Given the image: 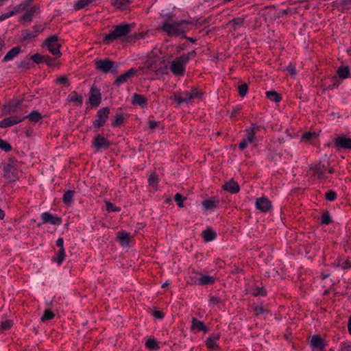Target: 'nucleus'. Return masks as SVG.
<instances>
[{
	"label": "nucleus",
	"mask_w": 351,
	"mask_h": 351,
	"mask_svg": "<svg viewBox=\"0 0 351 351\" xmlns=\"http://www.w3.org/2000/svg\"><path fill=\"white\" fill-rule=\"evenodd\" d=\"M160 18L163 19L161 24V29L170 36L184 37L185 34L192 28L193 24L186 20L176 21L173 20V12L162 10L160 13Z\"/></svg>",
	"instance_id": "1"
},
{
	"label": "nucleus",
	"mask_w": 351,
	"mask_h": 351,
	"mask_svg": "<svg viewBox=\"0 0 351 351\" xmlns=\"http://www.w3.org/2000/svg\"><path fill=\"white\" fill-rule=\"evenodd\" d=\"M194 52L189 53L188 54H184L181 56L180 57L175 59L171 64L170 69L171 71L177 75H182L184 74V66L186 63L188 62L189 58L193 56Z\"/></svg>",
	"instance_id": "2"
},
{
	"label": "nucleus",
	"mask_w": 351,
	"mask_h": 351,
	"mask_svg": "<svg viewBox=\"0 0 351 351\" xmlns=\"http://www.w3.org/2000/svg\"><path fill=\"white\" fill-rule=\"evenodd\" d=\"M130 31V26L128 24H121L115 27L114 29L106 34L104 37V41L109 43L110 41L118 39L122 36H126Z\"/></svg>",
	"instance_id": "3"
},
{
	"label": "nucleus",
	"mask_w": 351,
	"mask_h": 351,
	"mask_svg": "<svg viewBox=\"0 0 351 351\" xmlns=\"http://www.w3.org/2000/svg\"><path fill=\"white\" fill-rule=\"evenodd\" d=\"M199 97V93L196 90H193L191 91H186L182 93H178L173 96L174 100L178 104H189L194 99Z\"/></svg>",
	"instance_id": "4"
},
{
	"label": "nucleus",
	"mask_w": 351,
	"mask_h": 351,
	"mask_svg": "<svg viewBox=\"0 0 351 351\" xmlns=\"http://www.w3.org/2000/svg\"><path fill=\"white\" fill-rule=\"evenodd\" d=\"M45 45L51 54L56 58H58L61 56V53L59 49L60 44L59 43L56 36H53L49 38L45 42Z\"/></svg>",
	"instance_id": "5"
},
{
	"label": "nucleus",
	"mask_w": 351,
	"mask_h": 351,
	"mask_svg": "<svg viewBox=\"0 0 351 351\" xmlns=\"http://www.w3.org/2000/svg\"><path fill=\"white\" fill-rule=\"evenodd\" d=\"M96 67L101 71L107 72H116L117 70V66L114 63L108 59L97 61Z\"/></svg>",
	"instance_id": "6"
},
{
	"label": "nucleus",
	"mask_w": 351,
	"mask_h": 351,
	"mask_svg": "<svg viewBox=\"0 0 351 351\" xmlns=\"http://www.w3.org/2000/svg\"><path fill=\"white\" fill-rule=\"evenodd\" d=\"M334 144L338 149H351V138L343 134L335 138Z\"/></svg>",
	"instance_id": "7"
},
{
	"label": "nucleus",
	"mask_w": 351,
	"mask_h": 351,
	"mask_svg": "<svg viewBox=\"0 0 351 351\" xmlns=\"http://www.w3.org/2000/svg\"><path fill=\"white\" fill-rule=\"evenodd\" d=\"M25 119H27V117L12 116L6 117L0 121V128H4L16 125Z\"/></svg>",
	"instance_id": "8"
},
{
	"label": "nucleus",
	"mask_w": 351,
	"mask_h": 351,
	"mask_svg": "<svg viewBox=\"0 0 351 351\" xmlns=\"http://www.w3.org/2000/svg\"><path fill=\"white\" fill-rule=\"evenodd\" d=\"M109 114V109L107 108H104L100 109L97 113V118L93 123V125L96 128H99L106 123Z\"/></svg>",
	"instance_id": "9"
},
{
	"label": "nucleus",
	"mask_w": 351,
	"mask_h": 351,
	"mask_svg": "<svg viewBox=\"0 0 351 351\" xmlns=\"http://www.w3.org/2000/svg\"><path fill=\"white\" fill-rule=\"evenodd\" d=\"M193 282L199 285H212L215 282V278L209 275L198 274L193 279Z\"/></svg>",
	"instance_id": "10"
},
{
	"label": "nucleus",
	"mask_w": 351,
	"mask_h": 351,
	"mask_svg": "<svg viewBox=\"0 0 351 351\" xmlns=\"http://www.w3.org/2000/svg\"><path fill=\"white\" fill-rule=\"evenodd\" d=\"M256 208L261 212H267L271 208V203L267 198L262 197L256 199Z\"/></svg>",
	"instance_id": "11"
},
{
	"label": "nucleus",
	"mask_w": 351,
	"mask_h": 351,
	"mask_svg": "<svg viewBox=\"0 0 351 351\" xmlns=\"http://www.w3.org/2000/svg\"><path fill=\"white\" fill-rule=\"evenodd\" d=\"M101 102V94L99 90L92 87L90 91L89 103L91 106L97 107Z\"/></svg>",
	"instance_id": "12"
},
{
	"label": "nucleus",
	"mask_w": 351,
	"mask_h": 351,
	"mask_svg": "<svg viewBox=\"0 0 351 351\" xmlns=\"http://www.w3.org/2000/svg\"><path fill=\"white\" fill-rule=\"evenodd\" d=\"M26 6H27L26 3H21L16 6H14L12 10L0 16V21H3L14 16L16 13L25 10Z\"/></svg>",
	"instance_id": "13"
},
{
	"label": "nucleus",
	"mask_w": 351,
	"mask_h": 351,
	"mask_svg": "<svg viewBox=\"0 0 351 351\" xmlns=\"http://www.w3.org/2000/svg\"><path fill=\"white\" fill-rule=\"evenodd\" d=\"M93 145L97 149L107 148L110 145L109 141L102 135H97L93 143Z\"/></svg>",
	"instance_id": "14"
},
{
	"label": "nucleus",
	"mask_w": 351,
	"mask_h": 351,
	"mask_svg": "<svg viewBox=\"0 0 351 351\" xmlns=\"http://www.w3.org/2000/svg\"><path fill=\"white\" fill-rule=\"evenodd\" d=\"M41 219L43 223H49L53 225H59L61 223V219L60 217L52 215L48 212L42 213Z\"/></svg>",
	"instance_id": "15"
},
{
	"label": "nucleus",
	"mask_w": 351,
	"mask_h": 351,
	"mask_svg": "<svg viewBox=\"0 0 351 351\" xmlns=\"http://www.w3.org/2000/svg\"><path fill=\"white\" fill-rule=\"evenodd\" d=\"M191 330L195 332H198L199 331L207 332L208 331V328L204 324V323L196 318L192 319Z\"/></svg>",
	"instance_id": "16"
},
{
	"label": "nucleus",
	"mask_w": 351,
	"mask_h": 351,
	"mask_svg": "<svg viewBox=\"0 0 351 351\" xmlns=\"http://www.w3.org/2000/svg\"><path fill=\"white\" fill-rule=\"evenodd\" d=\"M219 339V334H213L209 337H208L205 341L206 345L209 349H216L218 348L217 341Z\"/></svg>",
	"instance_id": "17"
},
{
	"label": "nucleus",
	"mask_w": 351,
	"mask_h": 351,
	"mask_svg": "<svg viewBox=\"0 0 351 351\" xmlns=\"http://www.w3.org/2000/svg\"><path fill=\"white\" fill-rule=\"evenodd\" d=\"M21 101L19 100L13 101L9 104L5 105L3 110L6 114H11L15 112H17L18 109L20 108Z\"/></svg>",
	"instance_id": "18"
},
{
	"label": "nucleus",
	"mask_w": 351,
	"mask_h": 351,
	"mask_svg": "<svg viewBox=\"0 0 351 351\" xmlns=\"http://www.w3.org/2000/svg\"><path fill=\"white\" fill-rule=\"evenodd\" d=\"M311 344L313 349H324L326 346L324 340L318 335L312 337Z\"/></svg>",
	"instance_id": "19"
},
{
	"label": "nucleus",
	"mask_w": 351,
	"mask_h": 351,
	"mask_svg": "<svg viewBox=\"0 0 351 351\" xmlns=\"http://www.w3.org/2000/svg\"><path fill=\"white\" fill-rule=\"evenodd\" d=\"M134 69H131L128 70L125 73L118 77L115 81L117 85H121L126 82L130 78H131L134 74Z\"/></svg>",
	"instance_id": "20"
},
{
	"label": "nucleus",
	"mask_w": 351,
	"mask_h": 351,
	"mask_svg": "<svg viewBox=\"0 0 351 351\" xmlns=\"http://www.w3.org/2000/svg\"><path fill=\"white\" fill-rule=\"evenodd\" d=\"M223 189L231 193H236L239 191V186L237 182L230 180L223 186Z\"/></svg>",
	"instance_id": "21"
},
{
	"label": "nucleus",
	"mask_w": 351,
	"mask_h": 351,
	"mask_svg": "<svg viewBox=\"0 0 351 351\" xmlns=\"http://www.w3.org/2000/svg\"><path fill=\"white\" fill-rule=\"evenodd\" d=\"M117 239L120 244L123 247L127 246L130 241V234L125 231H122L119 232L117 236Z\"/></svg>",
	"instance_id": "22"
},
{
	"label": "nucleus",
	"mask_w": 351,
	"mask_h": 351,
	"mask_svg": "<svg viewBox=\"0 0 351 351\" xmlns=\"http://www.w3.org/2000/svg\"><path fill=\"white\" fill-rule=\"evenodd\" d=\"M203 238L206 242L213 241L216 237V233L210 228H207L202 232Z\"/></svg>",
	"instance_id": "23"
},
{
	"label": "nucleus",
	"mask_w": 351,
	"mask_h": 351,
	"mask_svg": "<svg viewBox=\"0 0 351 351\" xmlns=\"http://www.w3.org/2000/svg\"><path fill=\"white\" fill-rule=\"evenodd\" d=\"M21 51V48L19 47H15L10 50L6 55L4 56L5 61H10L14 59V58L17 56Z\"/></svg>",
	"instance_id": "24"
},
{
	"label": "nucleus",
	"mask_w": 351,
	"mask_h": 351,
	"mask_svg": "<svg viewBox=\"0 0 351 351\" xmlns=\"http://www.w3.org/2000/svg\"><path fill=\"white\" fill-rule=\"evenodd\" d=\"M258 130L257 127L253 126L246 130V137L245 140H247L250 143H252L254 140V134Z\"/></svg>",
	"instance_id": "25"
},
{
	"label": "nucleus",
	"mask_w": 351,
	"mask_h": 351,
	"mask_svg": "<svg viewBox=\"0 0 351 351\" xmlns=\"http://www.w3.org/2000/svg\"><path fill=\"white\" fill-rule=\"evenodd\" d=\"M338 76L341 79H346L350 76V70L347 66H341L337 69Z\"/></svg>",
	"instance_id": "26"
},
{
	"label": "nucleus",
	"mask_w": 351,
	"mask_h": 351,
	"mask_svg": "<svg viewBox=\"0 0 351 351\" xmlns=\"http://www.w3.org/2000/svg\"><path fill=\"white\" fill-rule=\"evenodd\" d=\"M130 2V0H114L113 5L117 9L124 10Z\"/></svg>",
	"instance_id": "27"
},
{
	"label": "nucleus",
	"mask_w": 351,
	"mask_h": 351,
	"mask_svg": "<svg viewBox=\"0 0 351 351\" xmlns=\"http://www.w3.org/2000/svg\"><path fill=\"white\" fill-rule=\"evenodd\" d=\"M145 98L141 95H139L138 94H134L133 99H132V103L133 104H138L141 106H144L145 105Z\"/></svg>",
	"instance_id": "28"
},
{
	"label": "nucleus",
	"mask_w": 351,
	"mask_h": 351,
	"mask_svg": "<svg viewBox=\"0 0 351 351\" xmlns=\"http://www.w3.org/2000/svg\"><path fill=\"white\" fill-rule=\"evenodd\" d=\"M93 1V0H77L74 4V7L76 10H80L90 5Z\"/></svg>",
	"instance_id": "29"
},
{
	"label": "nucleus",
	"mask_w": 351,
	"mask_h": 351,
	"mask_svg": "<svg viewBox=\"0 0 351 351\" xmlns=\"http://www.w3.org/2000/svg\"><path fill=\"white\" fill-rule=\"evenodd\" d=\"M35 9L34 8H32V9H30L29 10H27L21 17V21L22 22H24V23H26V22H29L31 21L32 17H33V15L35 12Z\"/></svg>",
	"instance_id": "30"
},
{
	"label": "nucleus",
	"mask_w": 351,
	"mask_h": 351,
	"mask_svg": "<svg viewBox=\"0 0 351 351\" xmlns=\"http://www.w3.org/2000/svg\"><path fill=\"white\" fill-rule=\"evenodd\" d=\"M267 97L274 102H278L280 101V96L275 91H268L267 92Z\"/></svg>",
	"instance_id": "31"
},
{
	"label": "nucleus",
	"mask_w": 351,
	"mask_h": 351,
	"mask_svg": "<svg viewBox=\"0 0 351 351\" xmlns=\"http://www.w3.org/2000/svg\"><path fill=\"white\" fill-rule=\"evenodd\" d=\"M74 192L73 191H67L63 195V202L66 204H70L73 200Z\"/></svg>",
	"instance_id": "32"
},
{
	"label": "nucleus",
	"mask_w": 351,
	"mask_h": 351,
	"mask_svg": "<svg viewBox=\"0 0 351 351\" xmlns=\"http://www.w3.org/2000/svg\"><path fill=\"white\" fill-rule=\"evenodd\" d=\"M55 316V314L49 309L45 311L43 315L41 317V321L45 322L46 321L52 319Z\"/></svg>",
	"instance_id": "33"
},
{
	"label": "nucleus",
	"mask_w": 351,
	"mask_h": 351,
	"mask_svg": "<svg viewBox=\"0 0 351 351\" xmlns=\"http://www.w3.org/2000/svg\"><path fill=\"white\" fill-rule=\"evenodd\" d=\"M65 257L64 249H60L57 253L56 261L58 265H61Z\"/></svg>",
	"instance_id": "34"
},
{
	"label": "nucleus",
	"mask_w": 351,
	"mask_h": 351,
	"mask_svg": "<svg viewBox=\"0 0 351 351\" xmlns=\"http://www.w3.org/2000/svg\"><path fill=\"white\" fill-rule=\"evenodd\" d=\"M146 346L149 349H156L158 347L157 341L154 338H149L146 341Z\"/></svg>",
	"instance_id": "35"
},
{
	"label": "nucleus",
	"mask_w": 351,
	"mask_h": 351,
	"mask_svg": "<svg viewBox=\"0 0 351 351\" xmlns=\"http://www.w3.org/2000/svg\"><path fill=\"white\" fill-rule=\"evenodd\" d=\"M337 266L340 267L343 269H347L351 267V263L348 260L341 259L338 261Z\"/></svg>",
	"instance_id": "36"
},
{
	"label": "nucleus",
	"mask_w": 351,
	"mask_h": 351,
	"mask_svg": "<svg viewBox=\"0 0 351 351\" xmlns=\"http://www.w3.org/2000/svg\"><path fill=\"white\" fill-rule=\"evenodd\" d=\"M149 184L153 188H156L158 183V179L156 174H152L148 179Z\"/></svg>",
	"instance_id": "37"
},
{
	"label": "nucleus",
	"mask_w": 351,
	"mask_h": 351,
	"mask_svg": "<svg viewBox=\"0 0 351 351\" xmlns=\"http://www.w3.org/2000/svg\"><path fill=\"white\" fill-rule=\"evenodd\" d=\"M29 120L32 121H38L41 118V114L38 112H32L29 115L26 116Z\"/></svg>",
	"instance_id": "38"
},
{
	"label": "nucleus",
	"mask_w": 351,
	"mask_h": 351,
	"mask_svg": "<svg viewBox=\"0 0 351 351\" xmlns=\"http://www.w3.org/2000/svg\"><path fill=\"white\" fill-rule=\"evenodd\" d=\"M12 322L10 320L5 319L0 324V330H7L11 327Z\"/></svg>",
	"instance_id": "39"
},
{
	"label": "nucleus",
	"mask_w": 351,
	"mask_h": 351,
	"mask_svg": "<svg viewBox=\"0 0 351 351\" xmlns=\"http://www.w3.org/2000/svg\"><path fill=\"white\" fill-rule=\"evenodd\" d=\"M0 149H1L3 151L8 152L11 149V146L7 141L0 138Z\"/></svg>",
	"instance_id": "40"
},
{
	"label": "nucleus",
	"mask_w": 351,
	"mask_h": 351,
	"mask_svg": "<svg viewBox=\"0 0 351 351\" xmlns=\"http://www.w3.org/2000/svg\"><path fill=\"white\" fill-rule=\"evenodd\" d=\"M249 292L254 296L263 295L265 294L262 288L252 289L249 290Z\"/></svg>",
	"instance_id": "41"
},
{
	"label": "nucleus",
	"mask_w": 351,
	"mask_h": 351,
	"mask_svg": "<svg viewBox=\"0 0 351 351\" xmlns=\"http://www.w3.org/2000/svg\"><path fill=\"white\" fill-rule=\"evenodd\" d=\"M331 222V218L328 213H324L322 216V223L329 224Z\"/></svg>",
	"instance_id": "42"
},
{
	"label": "nucleus",
	"mask_w": 351,
	"mask_h": 351,
	"mask_svg": "<svg viewBox=\"0 0 351 351\" xmlns=\"http://www.w3.org/2000/svg\"><path fill=\"white\" fill-rule=\"evenodd\" d=\"M247 84H244L241 85L239 87V95L241 97L245 96L246 95V93H247Z\"/></svg>",
	"instance_id": "43"
},
{
	"label": "nucleus",
	"mask_w": 351,
	"mask_h": 351,
	"mask_svg": "<svg viewBox=\"0 0 351 351\" xmlns=\"http://www.w3.org/2000/svg\"><path fill=\"white\" fill-rule=\"evenodd\" d=\"M203 206L206 210H209L215 206V203L210 200H206L203 202Z\"/></svg>",
	"instance_id": "44"
},
{
	"label": "nucleus",
	"mask_w": 351,
	"mask_h": 351,
	"mask_svg": "<svg viewBox=\"0 0 351 351\" xmlns=\"http://www.w3.org/2000/svg\"><path fill=\"white\" fill-rule=\"evenodd\" d=\"M31 59L36 63H40V62H43V57L41 55H40L39 53H35L32 56Z\"/></svg>",
	"instance_id": "45"
},
{
	"label": "nucleus",
	"mask_w": 351,
	"mask_h": 351,
	"mask_svg": "<svg viewBox=\"0 0 351 351\" xmlns=\"http://www.w3.org/2000/svg\"><path fill=\"white\" fill-rule=\"evenodd\" d=\"M106 210L108 212L119 211L120 208H116L112 203H106Z\"/></svg>",
	"instance_id": "46"
},
{
	"label": "nucleus",
	"mask_w": 351,
	"mask_h": 351,
	"mask_svg": "<svg viewBox=\"0 0 351 351\" xmlns=\"http://www.w3.org/2000/svg\"><path fill=\"white\" fill-rule=\"evenodd\" d=\"M174 199L180 207L183 206V198L180 194L176 193Z\"/></svg>",
	"instance_id": "47"
},
{
	"label": "nucleus",
	"mask_w": 351,
	"mask_h": 351,
	"mask_svg": "<svg viewBox=\"0 0 351 351\" xmlns=\"http://www.w3.org/2000/svg\"><path fill=\"white\" fill-rule=\"evenodd\" d=\"M337 194L333 191H329L326 193V198L329 201H333L336 199Z\"/></svg>",
	"instance_id": "48"
},
{
	"label": "nucleus",
	"mask_w": 351,
	"mask_h": 351,
	"mask_svg": "<svg viewBox=\"0 0 351 351\" xmlns=\"http://www.w3.org/2000/svg\"><path fill=\"white\" fill-rule=\"evenodd\" d=\"M315 133L306 132V133L303 134L302 140L303 141H310V140H311V138L313 137H315Z\"/></svg>",
	"instance_id": "49"
},
{
	"label": "nucleus",
	"mask_w": 351,
	"mask_h": 351,
	"mask_svg": "<svg viewBox=\"0 0 351 351\" xmlns=\"http://www.w3.org/2000/svg\"><path fill=\"white\" fill-rule=\"evenodd\" d=\"M69 99L71 101L81 102V97L78 95H70Z\"/></svg>",
	"instance_id": "50"
},
{
	"label": "nucleus",
	"mask_w": 351,
	"mask_h": 351,
	"mask_svg": "<svg viewBox=\"0 0 351 351\" xmlns=\"http://www.w3.org/2000/svg\"><path fill=\"white\" fill-rule=\"evenodd\" d=\"M153 315L156 319H162L164 317L163 313L159 311H155L153 313Z\"/></svg>",
	"instance_id": "51"
},
{
	"label": "nucleus",
	"mask_w": 351,
	"mask_h": 351,
	"mask_svg": "<svg viewBox=\"0 0 351 351\" xmlns=\"http://www.w3.org/2000/svg\"><path fill=\"white\" fill-rule=\"evenodd\" d=\"M286 69L290 75H294L295 74V69L293 66L289 65Z\"/></svg>",
	"instance_id": "52"
},
{
	"label": "nucleus",
	"mask_w": 351,
	"mask_h": 351,
	"mask_svg": "<svg viewBox=\"0 0 351 351\" xmlns=\"http://www.w3.org/2000/svg\"><path fill=\"white\" fill-rule=\"evenodd\" d=\"M249 143H249V142H247V140H245V139H244V140H243V141L240 143V144H239V148H240L241 149H245V148L247 147V145H248V144H249Z\"/></svg>",
	"instance_id": "53"
},
{
	"label": "nucleus",
	"mask_w": 351,
	"mask_h": 351,
	"mask_svg": "<svg viewBox=\"0 0 351 351\" xmlns=\"http://www.w3.org/2000/svg\"><path fill=\"white\" fill-rule=\"evenodd\" d=\"M56 244L60 247V249H64V246H63V245H64L63 239H62V238L58 239V240L56 241Z\"/></svg>",
	"instance_id": "54"
},
{
	"label": "nucleus",
	"mask_w": 351,
	"mask_h": 351,
	"mask_svg": "<svg viewBox=\"0 0 351 351\" xmlns=\"http://www.w3.org/2000/svg\"><path fill=\"white\" fill-rule=\"evenodd\" d=\"M210 302L212 305H217L220 302V300L219 298H212Z\"/></svg>",
	"instance_id": "55"
},
{
	"label": "nucleus",
	"mask_w": 351,
	"mask_h": 351,
	"mask_svg": "<svg viewBox=\"0 0 351 351\" xmlns=\"http://www.w3.org/2000/svg\"><path fill=\"white\" fill-rule=\"evenodd\" d=\"M149 128L151 129H154L156 126V122H155V121H149Z\"/></svg>",
	"instance_id": "56"
},
{
	"label": "nucleus",
	"mask_w": 351,
	"mask_h": 351,
	"mask_svg": "<svg viewBox=\"0 0 351 351\" xmlns=\"http://www.w3.org/2000/svg\"><path fill=\"white\" fill-rule=\"evenodd\" d=\"M45 61L46 62V63L50 66H52L53 64H52V61L50 59V58L47 57L46 58V59L45 60Z\"/></svg>",
	"instance_id": "57"
},
{
	"label": "nucleus",
	"mask_w": 351,
	"mask_h": 351,
	"mask_svg": "<svg viewBox=\"0 0 351 351\" xmlns=\"http://www.w3.org/2000/svg\"><path fill=\"white\" fill-rule=\"evenodd\" d=\"M255 311L256 314H260L263 312V308L261 307L256 308Z\"/></svg>",
	"instance_id": "58"
},
{
	"label": "nucleus",
	"mask_w": 351,
	"mask_h": 351,
	"mask_svg": "<svg viewBox=\"0 0 351 351\" xmlns=\"http://www.w3.org/2000/svg\"><path fill=\"white\" fill-rule=\"evenodd\" d=\"M5 217V213L0 208V219H3Z\"/></svg>",
	"instance_id": "59"
},
{
	"label": "nucleus",
	"mask_w": 351,
	"mask_h": 351,
	"mask_svg": "<svg viewBox=\"0 0 351 351\" xmlns=\"http://www.w3.org/2000/svg\"><path fill=\"white\" fill-rule=\"evenodd\" d=\"M348 330L350 333L351 334V317L350 318L349 323H348Z\"/></svg>",
	"instance_id": "60"
},
{
	"label": "nucleus",
	"mask_w": 351,
	"mask_h": 351,
	"mask_svg": "<svg viewBox=\"0 0 351 351\" xmlns=\"http://www.w3.org/2000/svg\"><path fill=\"white\" fill-rule=\"evenodd\" d=\"M3 46V42L1 39H0V51L2 50Z\"/></svg>",
	"instance_id": "61"
},
{
	"label": "nucleus",
	"mask_w": 351,
	"mask_h": 351,
	"mask_svg": "<svg viewBox=\"0 0 351 351\" xmlns=\"http://www.w3.org/2000/svg\"><path fill=\"white\" fill-rule=\"evenodd\" d=\"M121 120H122L121 117H120V118L117 119L116 120L115 123H114V125H118V124L121 121Z\"/></svg>",
	"instance_id": "62"
},
{
	"label": "nucleus",
	"mask_w": 351,
	"mask_h": 351,
	"mask_svg": "<svg viewBox=\"0 0 351 351\" xmlns=\"http://www.w3.org/2000/svg\"><path fill=\"white\" fill-rule=\"evenodd\" d=\"M66 79L65 77H62L60 79H59V81L61 82V83H64L66 82Z\"/></svg>",
	"instance_id": "63"
},
{
	"label": "nucleus",
	"mask_w": 351,
	"mask_h": 351,
	"mask_svg": "<svg viewBox=\"0 0 351 351\" xmlns=\"http://www.w3.org/2000/svg\"><path fill=\"white\" fill-rule=\"evenodd\" d=\"M344 3L346 4H350V3H351V0H345Z\"/></svg>",
	"instance_id": "64"
}]
</instances>
